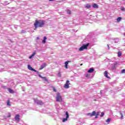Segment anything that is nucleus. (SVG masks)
<instances>
[{"label": "nucleus", "mask_w": 125, "mask_h": 125, "mask_svg": "<svg viewBox=\"0 0 125 125\" xmlns=\"http://www.w3.org/2000/svg\"><path fill=\"white\" fill-rule=\"evenodd\" d=\"M44 24H45V21L44 20H36L34 23V26L37 29V28H42V27H43L44 26Z\"/></svg>", "instance_id": "nucleus-1"}, {"label": "nucleus", "mask_w": 125, "mask_h": 125, "mask_svg": "<svg viewBox=\"0 0 125 125\" xmlns=\"http://www.w3.org/2000/svg\"><path fill=\"white\" fill-rule=\"evenodd\" d=\"M56 101L57 102H62V97L60 95V93H57Z\"/></svg>", "instance_id": "nucleus-2"}, {"label": "nucleus", "mask_w": 125, "mask_h": 125, "mask_svg": "<svg viewBox=\"0 0 125 125\" xmlns=\"http://www.w3.org/2000/svg\"><path fill=\"white\" fill-rule=\"evenodd\" d=\"M89 45V43H87L86 44H83L82 46H81L79 48L80 51H83L84 49H87V47Z\"/></svg>", "instance_id": "nucleus-3"}, {"label": "nucleus", "mask_w": 125, "mask_h": 125, "mask_svg": "<svg viewBox=\"0 0 125 125\" xmlns=\"http://www.w3.org/2000/svg\"><path fill=\"white\" fill-rule=\"evenodd\" d=\"M66 118L62 119V123H65V122H67L68 121V119H69V113H68V111L65 112Z\"/></svg>", "instance_id": "nucleus-4"}, {"label": "nucleus", "mask_w": 125, "mask_h": 125, "mask_svg": "<svg viewBox=\"0 0 125 125\" xmlns=\"http://www.w3.org/2000/svg\"><path fill=\"white\" fill-rule=\"evenodd\" d=\"M69 85H70V81H69L68 80L66 81V83L64 84V88H69V87H70V86H69Z\"/></svg>", "instance_id": "nucleus-5"}, {"label": "nucleus", "mask_w": 125, "mask_h": 125, "mask_svg": "<svg viewBox=\"0 0 125 125\" xmlns=\"http://www.w3.org/2000/svg\"><path fill=\"white\" fill-rule=\"evenodd\" d=\"M34 101H35V103H37V104H38V105H42V104H43V103H42V101H38L37 99H35Z\"/></svg>", "instance_id": "nucleus-6"}, {"label": "nucleus", "mask_w": 125, "mask_h": 125, "mask_svg": "<svg viewBox=\"0 0 125 125\" xmlns=\"http://www.w3.org/2000/svg\"><path fill=\"white\" fill-rule=\"evenodd\" d=\"M95 115H96V112H95V111H93L92 113H87V115L90 116L91 117H93V116H95Z\"/></svg>", "instance_id": "nucleus-7"}, {"label": "nucleus", "mask_w": 125, "mask_h": 125, "mask_svg": "<svg viewBox=\"0 0 125 125\" xmlns=\"http://www.w3.org/2000/svg\"><path fill=\"white\" fill-rule=\"evenodd\" d=\"M15 119L16 121H17V122H19V121H20V115L19 114L16 115Z\"/></svg>", "instance_id": "nucleus-8"}, {"label": "nucleus", "mask_w": 125, "mask_h": 125, "mask_svg": "<svg viewBox=\"0 0 125 125\" xmlns=\"http://www.w3.org/2000/svg\"><path fill=\"white\" fill-rule=\"evenodd\" d=\"M28 69H29L30 71H33V72H37V70L33 68V67H32L31 65H30L29 64L28 65Z\"/></svg>", "instance_id": "nucleus-9"}, {"label": "nucleus", "mask_w": 125, "mask_h": 125, "mask_svg": "<svg viewBox=\"0 0 125 125\" xmlns=\"http://www.w3.org/2000/svg\"><path fill=\"white\" fill-rule=\"evenodd\" d=\"M70 62H71V61H68L65 62L64 67H65V68H66V69H68V64H69V63H70Z\"/></svg>", "instance_id": "nucleus-10"}, {"label": "nucleus", "mask_w": 125, "mask_h": 125, "mask_svg": "<svg viewBox=\"0 0 125 125\" xmlns=\"http://www.w3.org/2000/svg\"><path fill=\"white\" fill-rule=\"evenodd\" d=\"M104 76L105 78H107V79H110V77L108 76V71H104Z\"/></svg>", "instance_id": "nucleus-11"}, {"label": "nucleus", "mask_w": 125, "mask_h": 125, "mask_svg": "<svg viewBox=\"0 0 125 125\" xmlns=\"http://www.w3.org/2000/svg\"><path fill=\"white\" fill-rule=\"evenodd\" d=\"M46 66V63H43L40 67V70H42Z\"/></svg>", "instance_id": "nucleus-12"}, {"label": "nucleus", "mask_w": 125, "mask_h": 125, "mask_svg": "<svg viewBox=\"0 0 125 125\" xmlns=\"http://www.w3.org/2000/svg\"><path fill=\"white\" fill-rule=\"evenodd\" d=\"M94 72V69L93 68H90L88 70V73H93Z\"/></svg>", "instance_id": "nucleus-13"}, {"label": "nucleus", "mask_w": 125, "mask_h": 125, "mask_svg": "<svg viewBox=\"0 0 125 125\" xmlns=\"http://www.w3.org/2000/svg\"><path fill=\"white\" fill-rule=\"evenodd\" d=\"M39 77H40V78H41V79H43V80L45 81V82H48V81L46 79V77H42V76L40 74L39 75Z\"/></svg>", "instance_id": "nucleus-14"}, {"label": "nucleus", "mask_w": 125, "mask_h": 125, "mask_svg": "<svg viewBox=\"0 0 125 125\" xmlns=\"http://www.w3.org/2000/svg\"><path fill=\"white\" fill-rule=\"evenodd\" d=\"M85 7H86V8H87L88 9H89V8H91V5L89 4H87L85 6Z\"/></svg>", "instance_id": "nucleus-15"}, {"label": "nucleus", "mask_w": 125, "mask_h": 125, "mask_svg": "<svg viewBox=\"0 0 125 125\" xmlns=\"http://www.w3.org/2000/svg\"><path fill=\"white\" fill-rule=\"evenodd\" d=\"M92 6L93 8H98L99 7L98 5H97L96 3H94Z\"/></svg>", "instance_id": "nucleus-16"}, {"label": "nucleus", "mask_w": 125, "mask_h": 125, "mask_svg": "<svg viewBox=\"0 0 125 125\" xmlns=\"http://www.w3.org/2000/svg\"><path fill=\"white\" fill-rule=\"evenodd\" d=\"M35 55H36V52H34L32 55H31L29 58V59H31V58H33V57H34V56H35Z\"/></svg>", "instance_id": "nucleus-17"}, {"label": "nucleus", "mask_w": 125, "mask_h": 125, "mask_svg": "<svg viewBox=\"0 0 125 125\" xmlns=\"http://www.w3.org/2000/svg\"><path fill=\"white\" fill-rule=\"evenodd\" d=\"M8 90L9 92H10V93H12V94L14 93V91L13 90L11 89V88H8Z\"/></svg>", "instance_id": "nucleus-18"}, {"label": "nucleus", "mask_w": 125, "mask_h": 125, "mask_svg": "<svg viewBox=\"0 0 125 125\" xmlns=\"http://www.w3.org/2000/svg\"><path fill=\"white\" fill-rule=\"evenodd\" d=\"M46 39H47L46 37L44 36L43 40L42 41V42H43V43H45V42H46L45 41H46Z\"/></svg>", "instance_id": "nucleus-19"}, {"label": "nucleus", "mask_w": 125, "mask_h": 125, "mask_svg": "<svg viewBox=\"0 0 125 125\" xmlns=\"http://www.w3.org/2000/svg\"><path fill=\"white\" fill-rule=\"evenodd\" d=\"M122 20V17H119L117 19V22H120Z\"/></svg>", "instance_id": "nucleus-20"}, {"label": "nucleus", "mask_w": 125, "mask_h": 125, "mask_svg": "<svg viewBox=\"0 0 125 125\" xmlns=\"http://www.w3.org/2000/svg\"><path fill=\"white\" fill-rule=\"evenodd\" d=\"M118 57H121V56H122V52L121 51L118 52Z\"/></svg>", "instance_id": "nucleus-21"}, {"label": "nucleus", "mask_w": 125, "mask_h": 125, "mask_svg": "<svg viewBox=\"0 0 125 125\" xmlns=\"http://www.w3.org/2000/svg\"><path fill=\"white\" fill-rule=\"evenodd\" d=\"M100 114V113L99 112H97L96 115L95 117L96 119H97V118H98V116H99Z\"/></svg>", "instance_id": "nucleus-22"}, {"label": "nucleus", "mask_w": 125, "mask_h": 125, "mask_svg": "<svg viewBox=\"0 0 125 125\" xmlns=\"http://www.w3.org/2000/svg\"><path fill=\"white\" fill-rule=\"evenodd\" d=\"M7 105H8V106H11V104H10V101L9 100L7 101Z\"/></svg>", "instance_id": "nucleus-23"}, {"label": "nucleus", "mask_w": 125, "mask_h": 125, "mask_svg": "<svg viewBox=\"0 0 125 125\" xmlns=\"http://www.w3.org/2000/svg\"><path fill=\"white\" fill-rule=\"evenodd\" d=\"M71 13H72V12L71 11V10H68L67 11V14H71Z\"/></svg>", "instance_id": "nucleus-24"}, {"label": "nucleus", "mask_w": 125, "mask_h": 125, "mask_svg": "<svg viewBox=\"0 0 125 125\" xmlns=\"http://www.w3.org/2000/svg\"><path fill=\"white\" fill-rule=\"evenodd\" d=\"M110 122H111V119L110 118H108L106 120V123H109Z\"/></svg>", "instance_id": "nucleus-25"}, {"label": "nucleus", "mask_w": 125, "mask_h": 125, "mask_svg": "<svg viewBox=\"0 0 125 125\" xmlns=\"http://www.w3.org/2000/svg\"><path fill=\"white\" fill-rule=\"evenodd\" d=\"M52 88H53V91H54L55 92H57V91L56 90V89L53 86Z\"/></svg>", "instance_id": "nucleus-26"}, {"label": "nucleus", "mask_w": 125, "mask_h": 125, "mask_svg": "<svg viewBox=\"0 0 125 125\" xmlns=\"http://www.w3.org/2000/svg\"><path fill=\"white\" fill-rule=\"evenodd\" d=\"M120 115L121 116V119L123 120V119H124V115H123L122 112H120Z\"/></svg>", "instance_id": "nucleus-27"}, {"label": "nucleus", "mask_w": 125, "mask_h": 125, "mask_svg": "<svg viewBox=\"0 0 125 125\" xmlns=\"http://www.w3.org/2000/svg\"><path fill=\"white\" fill-rule=\"evenodd\" d=\"M121 73H122V74H125V69H123V70L121 71Z\"/></svg>", "instance_id": "nucleus-28"}, {"label": "nucleus", "mask_w": 125, "mask_h": 125, "mask_svg": "<svg viewBox=\"0 0 125 125\" xmlns=\"http://www.w3.org/2000/svg\"><path fill=\"white\" fill-rule=\"evenodd\" d=\"M104 116V112H101L100 117H103Z\"/></svg>", "instance_id": "nucleus-29"}, {"label": "nucleus", "mask_w": 125, "mask_h": 125, "mask_svg": "<svg viewBox=\"0 0 125 125\" xmlns=\"http://www.w3.org/2000/svg\"><path fill=\"white\" fill-rule=\"evenodd\" d=\"M58 76L59 77V78H61V73L60 72L58 73Z\"/></svg>", "instance_id": "nucleus-30"}, {"label": "nucleus", "mask_w": 125, "mask_h": 125, "mask_svg": "<svg viewBox=\"0 0 125 125\" xmlns=\"http://www.w3.org/2000/svg\"><path fill=\"white\" fill-rule=\"evenodd\" d=\"M121 10H122V11H125V8H124V7L121 8Z\"/></svg>", "instance_id": "nucleus-31"}, {"label": "nucleus", "mask_w": 125, "mask_h": 125, "mask_svg": "<svg viewBox=\"0 0 125 125\" xmlns=\"http://www.w3.org/2000/svg\"><path fill=\"white\" fill-rule=\"evenodd\" d=\"M118 64H119V62H116L115 63H114V65L115 66H117V65H118Z\"/></svg>", "instance_id": "nucleus-32"}, {"label": "nucleus", "mask_w": 125, "mask_h": 125, "mask_svg": "<svg viewBox=\"0 0 125 125\" xmlns=\"http://www.w3.org/2000/svg\"><path fill=\"white\" fill-rule=\"evenodd\" d=\"M115 68H116V66L114 65L113 66L112 68V70H114V69H115Z\"/></svg>", "instance_id": "nucleus-33"}, {"label": "nucleus", "mask_w": 125, "mask_h": 125, "mask_svg": "<svg viewBox=\"0 0 125 125\" xmlns=\"http://www.w3.org/2000/svg\"><path fill=\"white\" fill-rule=\"evenodd\" d=\"M86 77V78H88V77H90V74H87Z\"/></svg>", "instance_id": "nucleus-34"}, {"label": "nucleus", "mask_w": 125, "mask_h": 125, "mask_svg": "<svg viewBox=\"0 0 125 125\" xmlns=\"http://www.w3.org/2000/svg\"><path fill=\"white\" fill-rule=\"evenodd\" d=\"M10 117H11V115L10 114H9V115L7 116V118H10Z\"/></svg>", "instance_id": "nucleus-35"}, {"label": "nucleus", "mask_w": 125, "mask_h": 125, "mask_svg": "<svg viewBox=\"0 0 125 125\" xmlns=\"http://www.w3.org/2000/svg\"><path fill=\"white\" fill-rule=\"evenodd\" d=\"M107 46L108 47V49H110V47H109V45H107Z\"/></svg>", "instance_id": "nucleus-36"}, {"label": "nucleus", "mask_w": 125, "mask_h": 125, "mask_svg": "<svg viewBox=\"0 0 125 125\" xmlns=\"http://www.w3.org/2000/svg\"><path fill=\"white\" fill-rule=\"evenodd\" d=\"M49 1H52V0H49Z\"/></svg>", "instance_id": "nucleus-37"}, {"label": "nucleus", "mask_w": 125, "mask_h": 125, "mask_svg": "<svg viewBox=\"0 0 125 125\" xmlns=\"http://www.w3.org/2000/svg\"><path fill=\"white\" fill-rule=\"evenodd\" d=\"M80 65H81V66H83V63H81V64H80Z\"/></svg>", "instance_id": "nucleus-38"}, {"label": "nucleus", "mask_w": 125, "mask_h": 125, "mask_svg": "<svg viewBox=\"0 0 125 125\" xmlns=\"http://www.w3.org/2000/svg\"><path fill=\"white\" fill-rule=\"evenodd\" d=\"M39 37H37V40H39Z\"/></svg>", "instance_id": "nucleus-39"}, {"label": "nucleus", "mask_w": 125, "mask_h": 125, "mask_svg": "<svg viewBox=\"0 0 125 125\" xmlns=\"http://www.w3.org/2000/svg\"><path fill=\"white\" fill-rule=\"evenodd\" d=\"M124 36H125V34H124Z\"/></svg>", "instance_id": "nucleus-40"}]
</instances>
